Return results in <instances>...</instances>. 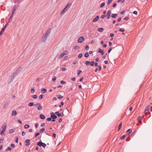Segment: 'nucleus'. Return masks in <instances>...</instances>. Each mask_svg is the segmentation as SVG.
<instances>
[{"label": "nucleus", "instance_id": "nucleus-2", "mask_svg": "<svg viewBox=\"0 0 152 152\" xmlns=\"http://www.w3.org/2000/svg\"><path fill=\"white\" fill-rule=\"evenodd\" d=\"M37 145L39 147L42 146L44 148L46 146V144L42 142L41 140L40 141H39L37 142Z\"/></svg>", "mask_w": 152, "mask_h": 152}, {"label": "nucleus", "instance_id": "nucleus-44", "mask_svg": "<svg viewBox=\"0 0 152 152\" xmlns=\"http://www.w3.org/2000/svg\"><path fill=\"white\" fill-rule=\"evenodd\" d=\"M32 97L33 98L36 99L37 98V96L36 95H34L32 96Z\"/></svg>", "mask_w": 152, "mask_h": 152}, {"label": "nucleus", "instance_id": "nucleus-43", "mask_svg": "<svg viewBox=\"0 0 152 152\" xmlns=\"http://www.w3.org/2000/svg\"><path fill=\"white\" fill-rule=\"evenodd\" d=\"M119 31L124 32L125 31V29L124 28H121L119 29Z\"/></svg>", "mask_w": 152, "mask_h": 152}, {"label": "nucleus", "instance_id": "nucleus-32", "mask_svg": "<svg viewBox=\"0 0 152 152\" xmlns=\"http://www.w3.org/2000/svg\"><path fill=\"white\" fill-rule=\"evenodd\" d=\"M14 132V130L13 129H11L9 130V133H12Z\"/></svg>", "mask_w": 152, "mask_h": 152}, {"label": "nucleus", "instance_id": "nucleus-57", "mask_svg": "<svg viewBox=\"0 0 152 152\" xmlns=\"http://www.w3.org/2000/svg\"><path fill=\"white\" fill-rule=\"evenodd\" d=\"M11 147L12 148H14L15 147V145L14 144H11Z\"/></svg>", "mask_w": 152, "mask_h": 152}, {"label": "nucleus", "instance_id": "nucleus-27", "mask_svg": "<svg viewBox=\"0 0 152 152\" xmlns=\"http://www.w3.org/2000/svg\"><path fill=\"white\" fill-rule=\"evenodd\" d=\"M98 31L100 32H102L103 30V28H99L98 29Z\"/></svg>", "mask_w": 152, "mask_h": 152}, {"label": "nucleus", "instance_id": "nucleus-40", "mask_svg": "<svg viewBox=\"0 0 152 152\" xmlns=\"http://www.w3.org/2000/svg\"><path fill=\"white\" fill-rule=\"evenodd\" d=\"M5 131L3 130L0 133V134L1 135H3L4 133L5 132Z\"/></svg>", "mask_w": 152, "mask_h": 152}, {"label": "nucleus", "instance_id": "nucleus-21", "mask_svg": "<svg viewBox=\"0 0 152 152\" xmlns=\"http://www.w3.org/2000/svg\"><path fill=\"white\" fill-rule=\"evenodd\" d=\"M41 92L43 94L45 93L46 92V90L44 88H42L41 90Z\"/></svg>", "mask_w": 152, "mask_h": 152}, {"label": "nucleus", "instance_id": "nucleus-16", "mask_svg": "<svg viewBox=\"0 0 152 152\" xmlns=\"http://www.w3.org/2000/svg\"><path fill=\"white\" fill-rule=\"evenodd\" d=\"M99 18V16H97L93 20V22H96L98 20Z\"/></svg>", "mask_w": 152, "mask_h": 152}, {"label": "nucleus", "instance_id": "nucleus-48", "mask_svg": "<svg viewBox=\"0 0 152 152\" xmlns=\"http://www.w3.org/2000/svg\"><path fill=\"white\" fill-rule=\"evenodd\" d=\"M82 72V71L81 70H78L77 71V75H79L80 73Z\"/></svg>", "mask_w": 152, "mask_h": 152}, {"label": "nucleus", "instance_id": "nucleus-39", "mask_svg": "<svg viewBox=\"0 0 152 152\" xmlns=\"http://www.w3.org/2000/svg\"><path fill=\"white\" fill-rule=\"evenodd\" d=\"M43 94L40 95L39 96V99H42L43 97Z\"/></svg>", "mask_w": 152, "mask_h": 152}, {"label": "nucleus", "instance_id": "nucleus-22", "mask_svg": "<svg viewBox=\"0 0 152 152\" xmlns=\"http://www.w3.org/2000/svg\"><path fill=\"white\" fill-rule=\"evenodd\" d=\"M55 113L58 116V117H60L61 116V114L59 113L58 111L56 112Z\"/></svg>", "mask_w": 152, "mask_h": 152}, {"label": "nucleus", "instance_id": "nucleus-61", "mask_svg": "<svg viewBox=\"0 0 152 152\" xmlns=\"http://www.w3.org/2000/svg\"><path fill=\"white\" fill-rule=\"evenodd\" d=\"M106 16V15H101V18H105Z\"/></svg>", "mask_w": 152, "mask_h": 152}, {"label": "nucleus", "instance_id": "nucleus-18", "mask_svg": "<svg viewBox=\"0 0 152 152\" xmlns=\"http://www.w3.org/2000/svg\"><path fill=\"white\" fill-rule=\"evenodd\" d=\"M40 118L41 119H45V117L44 115H43L42 114H41L40 115Z\"/></svg>", "mask_w": 152, "mask_h": 152}, {"label": "nucleus", "instance_id": "nucleus-58", "mask_svg": "<svg viewBox=\"0 0 152 152\" xmlns=\"http://www.w3.org/2000/svg\"><path fill=\"white\" fill-rule=\"evenodd\" d=\"M47 121H50L51 120V117H49L47 119Z\"/></svg>", "mask_w": 152, "mask_h": 152}, {"label": "nucleus", "instance_id": "nucleus-42", "mask_svg": "<svg viewBox=\"0 0 152 152\" xmlns=\"http://www.w3.org/2000/svg\"><path fill=\"white\" fill-rule=\"evenodd\" d=\"M129 19V17L128 16L125 17L124 18V20H127Z\"/></svg>", "mask_w": 152, "mask_h": 152}, {"label": "nucleus", "instance_id": "nucleus-13", "mask_svg": "<svg viewBox=\"0 0 152 152\" xmlns=\"http://www.w3.org/2000/svg\"><path fill=\"white\" fill-rule=\"evenodd\" d=\"M118 15L117 14H112L111 15V17L113 18H115L118 16Z\"/></svg>", "mask_w": 152, "mask_h": 152}, {"label": "nucleus", "instance_id": "nucleus-11", "mask_svg": "<svg viewBox=\"0 0 152 152\" xmlns=\"http://www.w3.org/2000/svg\"><path fill=\"white\" fill-rule=\"evenodd\" d=\"M51 28H50L48 29L47 30V31L46 32V34H45V35L46 36H48V35H49V34H50L51 32Z\"/></svg>", "mask_w": 152, "mask_h": 152}, {"label": "nucleus", "instance_id": "nucleus-29", "mask_svg": "<svg viewBox=\"0 0 152 152\" xmlns=\"http://www.w3.org/2000/svg\"><path fill=\"white\" fill-rule=\"evenodd\" d=\"M34 105V104L33 102H30L29 103L28 105V106L29 107H32V106Z\"/></svg>", "mask_w": 152, "mask_h": 152}, {"label": "nucleus", "instance_id": "nucleus-38", "mask_svg": "<svg viewBox=\"0 0 152 152\" xmlns=\"http://www.w3.org/2000/svg\"><path fill=\"white\" fill-rule=\"evenodd\" d=\"M64 56V55H63V54L62 53H61L59 57L60 58H62Z\"/></svg>", "mask_w": 152, "mask_h": 152}, {"label": "nucleus", "instance_id": "nucleus-7", "mask_svg": "<svg viewBox=\"0 0 152 152\" xmlns=\"http://www.w3.org/2000/svg\"><path fill=\"white\" fill-rule=\"evenodd\" d=\"M50 114V117L51 118H52L53 119H56L57 118V116L53 112L51 113Z\"/></svg>", "mask_w": 152, "mask_h": 152}, {"label": "nucleus", "instance_id": "nucleus-14", "mask_svg": "<svg viewBox=\"0 0 152 152\" xmlns=\"http://www.w3.org/2000/svg\"><path fill=\"white\" fill-rule=\"evenodd\" d=\"M30 140L29 139L26 140L25 141V142H26V145L28 146L30 145Z\"/></svg>", "mask_w": 152, "mask_h": 152}, {"label": "nucleus", "instance_id": "nucleus-59", "mask_svg": "<svg viewBox=\"0 0 152 152\" xmlns=\"http://www.w3.org/2000/svg\"><path fill=\"white\" fill-rule=\"evenodd\" d=\"M133 13L134 14L137 15V12L136 11H134L133 12Z\"/></svg>", "mask_w": 152, "mask_h": 152}, {"label": "nucleus", "instance_id": "nucleus-64", "mask_svg": "<svg viewBox=\"0 0 152 152\" xmlns=\"http://www.w3.org/2000/svg\"><path fill=\"white\" fill-rule=\"evenodd\" d=\"M114 36V34L113 33H111L110 34V37H113Z\"/></svg>", "mask_w": 152, "mask_h": 152}, {"label": "nucleus", "instance_id": "nucleus-12", "mask_svg": "<svg viewBox=\"0 0 152 152\" xmlns=\"http://www.w3.org/2000/svg\"><path fill=\"white\" fill-rule=\"evenodd\" d=\"M16 9V7H14L12 9V15H13L14 13H15Z\"/></svg>", "mask_w": 152, "mask_h": 152}, {"label": "nucleus", "instance_id": "nucleus-25", "mask_svg": "<svg viewBox=\"0 0 152 152\" xmlns=\"http://www.w3.org/2000/svg\"><path fill=\"white\" fill-rule=\"evenodd\" d=\"M64 55H67L68 53V52L67 50L63 51L62 53Z\"/></svg>", "mask_w": 152, "mask_h": 152}, {"label": "nucleus", "instance_id": "nucleus-36", "mask_svg": "<svg viewBox=\"0 0 152 152\" xmlns=\"http://www.w3.org/2000/svg\"><path fill=\"white\" fill-rule=\"evenodd\" d=\"M126 136V135H123L121 137H120V139H121V140L124 139L125 138Z\"/></svg>", "mask_w": 152, "mask_h": 152}, {"label": "nucleus", "instance_id": "nucleus-5", "mask_svg": "<svg viewBox=\"0 0 152 152\" xmlns=\"http://www.w3.org/2000/svg\"><path fill=\"white\" fill-rule=\"evenodd\" d=\"M84 41V38L83 37H80L78 39V43H82Z\"/></svg>", "mask_w": 152, "mask_h": 152}, {"label": "nucleus", "instance_id": "nucleus-8", "mask_svg": "<svg viewBox=\"0 0 152 152\" xmlns=\"http://www.w3.org/2000/svg\"><path fill=\"white\" fill-rule=\"evenodd\" d=\"M150 107V106H148L146 108L145 110V113L146 116L147 115V114L150 113L149 112V108Z\"/></svg>", "mask_w": 152, "mask_h": 152}, {"label": "nucleus", "instance_id": "nucleus-52", "mask_svg": "<svg viewBox=\"0 0 152 152\" xmlns=\"http://www.w3.org/2000/svg\"><path fill=\"white\" fill-rule=\"evenodd\" d=\"M121 20V17H119L117 19V21L118 22H120Z\"/></svg>", "mask_w": 152, "mask_h": 152}, {"label": "nucleus", "instance_id": "nucleus-49", "mask_svg": "<svg viewBox=\"0 0 152 152\" xmlns=\"http://www.w3.org/2000/svg\"><path fill=\"white\" fill-rule=\"evenodd\" d=\"M40 134V133L39 132H37L35 134V137H37Z\"/></svg>", "mask_w": 152, "mask_h": 152}, {"label": "nucleus", "instance_id": "nucleus-35", "mask_svg": "<svg viewBox=\"0 0 152 152\" xmlns=\"http://www.w3.org/2000/svg\"><path fill=\"white\" fill-rule=\"evenodd\" d=\"M29 127V126L28 124H26L24 126L25 129H27Z\"/></svg>", "mask_w": 152, "mask_h": 152}, {"label": "nucleus", "instance_id": "nucleus-51", "mask_svg": "<svg viewBox=\"0 0 152 152\" xmlns=\"http://www.w3.org/2000/svg\"><path fill=\"white\" fill-rule=\"evenodd\" d=\"M112 0H108L107 3V4H109L112 2Z\"/></svg>", "mask_w": 152, "mask_h": 152}, {"label": "nucleus", "instance_id": "nucleus-37", "mask_svg": "<svg viewBox=\"0 0 152 152\" xmlns=\"http://www.w3.org/2000/svg\"><path fill=\"white\" fill-rule=\"evenodd\" d=\"M105 3L104 2H103L102 3L101 5H100V7H103L104 5H105Z\"/></svg>", "mask_w": 152, "mask_h": 152}, {"label": "nucleus", "instance_id": "nucleus-63", "mask_svg": "<svg viewBox=\"0 0 152 152\" xmlns=\"http://www.w3.org/2000/svg\"><path fill=\"white\" fill-rule=\"evenodd\" d=\"M45 125V123H43L40 126L41 127H43Z\"/></svg>", "mask_w": 152, "mask_h": 152}, {"label": "nucleus", "instance_id": "nucleus-53", "mask_svg": "<svg viewBox=\"0 0 152 152\" xmlns=\"http://www.w3.org/2000/svg\"><path fill=\"white\" fill-rule=\"evenodd\" d=\"M79 47L78 46H76L75 47H74V49H79Z\"/></svg>", "mask_w": 152, "mask_h": 152}, {"label": "nucleus", "instance_id": "nucleus-4", "mask_svg": "<svg viewBox=\"0 0 152 152\" xmlns=\"http://www.w3.org/2000/svg\"><path fill=\"white\" fill-rule=\"evenodd\" d=\"M85 64L86 66H88L90 64L91 66H93L94 65V61H91V62H90L88 61H86L85 62Z\"/></svg>", "mask_w": 152, "mask_h": 152}, {"label": "nucleus", "instance_id": "nucleus-55", "mask_svg": "<svg viewBox=\"0 0 152 152\" xmlns=\"http://www.w3.org/2000/svg\"><path fill=\"white\" fill-rule=\"evenodd\" d=\"M98 70L99 71H100L101 69V67L100 65H99L98 66Z\"/></svg>", "mask_w": 152, "mask_h": 152}, {"label": "nucleus", "instance_id": "nucleus-47", "mask_svg": "<svg viewBox=\"0 0 152 152\" xmlns=\"http://www.w3.org/2000/svg\"><path fill=\"white\" fill-rule=\"evenodd\" d=\"M83 56V54L82 53L80 54L78 56V57L79 58H81Z\"/></svg>", "mask_w": 152, "mask_h": 152}, {"label": "nucleus", "instance_id": "nucleus-54", "mask_svg": "<svg viewBox=\"0 0 152 152\" xmlns=\"http://www.w3.org/2000/svg\"><path fill=\"white\" fill-rule=\"evenodd\" d=\"M125 12V10L123 11L120 12V14L121 15H123L124 13Z\"/></svg>", "mask_w": 152, "mask_h": 152}, {"label": "nucleus", "instance_id": "nucleus-15", "mask_svg": "<svg viewBox=\"0 0 152 152\" xmlns=\"http://www.w3.org/2000/svg\"><path fill=\"white\" fill-rule=\"evenodd\" d=\"M6 123H4L2 127V128L3 129V130L5 131L6 129Z\"/></svg>", "mask_w": 152, "mask_h": 152}, {"label": "nucleus", "instance_id": "nucleus-60", "mask_svg": "<svg viewBox=\"0 0 152 152\" xmlns=\"http://www.w3.org/2000/svg\"><path fill=\"white\" fill-rule=\"evenodd\" d=\"M25 134H26V133L24 132L23 131L22 132V135L23 136H25Z\"/></svg>", "mask_w": 152, "mask_h": 152}, {"label": "nucleus", "instance_id": "nucleus-19", "mask_svg": "<svg viewBox=\"0 0 152 152\" xmlns=\"http://www.w3.org/2000/svg\"><path fill=\"white\" fill-rule=\"evenodd\" d=\"M143 118V117L139 116L137 118V120L139 123H141V120Z\"/></svg>", "mask_w": 152, "mask_h": 152}, {"label": "nucleus", "instance_id": "nucleus-31", "mask_svg": "<svg viewBox=\"0 0 152 152\" xmlns=\"http://www.w3.org/2000/svg\"><path fill=\"white\" fill-rule=\"evenodd\" d=\"M88 56H89V54H88V52H86L85 54V57L86 58H87L88 57Z\"/></svg>", "mask_w": 152, "mask_h": 152}, {"label": "nucleus", "instance_id": "nucleus-33", "mask_svg": "<svg viewBox=\"0 0 152 152\" xmlns=\"http://www.w3.org/2000/svg\"><path fill=\"white\" fill-rule=\"evenodd\" d=\"M11 150H12V148H10V147H8L7 148H6V149L5 150L6 151H8Z\"/></svg>", "mask_w": 152, "mask_h": 152}, {"label": "nucleus", "instance_id": "nucleus-30", "mask_svg": "<svg viewBox=\"0 0 152 152\" xmlns=\"http://www.w3.org/2000/svg\"><path fill=\"white\" fill-rule=\"evenodd\" d=\"M45 128H42L40 130V131H39L40 132V133H42V132H44L45 131Z\"/></svg>", "mask_w": 152, "mask_h": 152}, {"label": "nucleus", "instance_id": "nucleus-41", "mask_svg": "<svg viewBox=\"0 0 152 152\" xmlns=\"http://www.w3.org/2000/svg\"><path fill=\"white\" fill-rule=\"evenodd\" d=\"M60 83L61 84L63 85L66 83V82L63 80H61L60 81Z\"/></svg>", "mask_w": 152, "mask_h": 152}, {"label": "nucleus", "instance_id": "nucleus-10", "mask_svg": "<svg viewBox=\"0 0 152 152\" xmlns=\"http://www.w3.org/2000/svg\"><path fill=\"white\" fill-rule=\"evenodd\" d=\"M36 105H37L38 107L37 109L39 110H42V107L41 106V104L39 103H38L37 104H36Z\"/></svg>", "mask_w": 152, "mask_h": 152}, {"label": "nucleus", "instance_id": "nucleus-6", "mask_svg": "<svg viewBox=\"0 0 152 152\" xmlns=\"http://www.w3.org/2000/svg\"><path fill=\"white\" fill-rule=\"evenodd\" d=\"M111 13V11L110 10H109L108 11L106 15L107 16V19H109L110 18Z\"/></svg>", "mask_w": 152, "mask_h": 152}, {"label": "nucleus", "instance_id": "nucleus-23", "mask_svg": "<svg viewBox=\"0 0 152 152\" xmlns=\"http://www.w3.org/2000/svg\"><path fill=\"white\" fill-rule=\"evenodd\" d=\"M122 126V123H121L118 126V131H119L121 129V127Z\"/></svg>", "mask_w": 152, "mask_h": 152}, {"label": "nucleus", "instance_id": "nucleus-28", "mask_svg": "<svg viewBox=\"0 0 152 152\" xmlns=\"http://www.w3.org/2000/svg\"><path fill=\"white\" fill-rule=\"evenodd\" d=\"M57 97L59 99H61L63 98V96H62L61 94H59L57 95Z\"/></svg>", "mask_w": 152, "mask_h": 152}, {"label": "nucleus", "instance_id": "nucleus-26", "mask_svg": "<svg viewBox=\"0 0 152 152\" xmlns=\"http://www.w3.org/2000/svg\"><path fill=\"white\" fill-rule=\"evenodd\" d=\"M8 103L7 102L5 103L3 106V108L4 109L6 108L8 106Z\"/></svg>", "mask_w": 152, "mask_h": 152}, {"label": "nucleus", "instance_id": "nucleus-17", "mask_svg": "<svg viewBox=\"0 0 152 152\" xmlns=\"http://www.w3.org/2000/svg\"><path fill=\"white\" fill-rule=\"evenodd\" d=\"M17 112L16 110H13L12 111V116L15 115H17Z\"/></svg>", "mask_w": 152, "mask_h": 152}, {"label": "nucleus", "instance_id": "nucleus-50", "mask_svg": "<svg viewBox=\"0 0 152 152\" xmlns=\"http://www.w3.org/2000/svg\"><path fill=\"white\" fill-rule=\"evenodd\" d=\"M102 50L100 48H99L98 50V52L99 53H101Z\"/></svg>", "mask_w": 152, "mask_h": 152}, {"label": "nucleus", "instance_id": "nucleus-1", "mask_svg": "<svg viewBox=\"0 0 152 152\" xmlns=\"http://www.w3.org/2000/svg\"><path fill=\"white\" fill-rule=\"evenodd\" d=\"M71 5L72 4L71 3H68L67 4L66 6L62 10L61 12L60 15H62L70 7Z\"/></svg>", "mask_w": 152, "mask_h": 152}, {"label": "nucleus", "instance_id": "nucleus-9", "mask_svg": "<svg viewBox=\"0 0 152 152\" xmlns=\"http://www.w3.org/2000/svg\"><path fill=\"white\" fill-rule=\"evenodd\" d=\"M48 36H46L45 35H44L42 37V42H45Z\"/></svg>", "mask_w": 152, "mask_h": 152}, {"label": "nucleus", "instance_id": "nucleus-56", "mask_svg": "<svg viewBox=\"0 0 152 152\" xmlns=\"http://www.w3.org/2000/svg\"><path fill=\"white\" fill-rule=\"evenodd\" d=\"M56 77H54L52 79V80L53 81H55L56 80Z\"/></svg>", "mask_w": 152, "mask_h": 152}, {"label": "nucleus", "instance_id": "nucleus-3", "mask_svg": "<svg viewBox=\"0 0 152 152\" xmlns=\"http://www.w3.org/2000/svg\"><path fill=\"white\" fill-rule=\"evenodd\" d=\"M19 68H20V70L19 71H18L17 70H16V71H15L14 72H13V73L12 74V78L13 79L15 78V77L16 76V75L18 74L20 71V70L21 68L20 67Z\"/></svg>", "mask_w": 152, "mask_h": 152}, {"label": "nucleus", "instance_id": "nucleus-62", "mask_svg": "<svg viewBox=\"0 0 152 152\" xmlns=\"http://www.w3.org/2000/svg\"><path fill=\"white\" fill-rule=\"evenodd\" d=\"M116 3H114L113 5V7L114 8L116 7Z\"/></svg>", "mask_w": 152, "mask_h": 152}, {"label": "nucleus", "instance_id": "nucleus-24", "mask_svg": "<svg viewBox=\"0 0 152 152\" xmlns=\"http://www.w3.org/2000/svg\"><path fill=\"white\" fill-rule=\"evenodd\" d=\"M13 17V15H11V16L10 17V19H9V21L8 23L12 21Z\"/></svg>", "mask_w": 152, "mask_h": 152}, {"label": "nucleus", "instance_id": "nucleus-46", "mask_svg": "<svg viewBox=\"0 0 152 152\" xmlns=\"http://www.w3.org/2000/svg\"><path fill=\"white\" fill-rule=\"evenodd\" d=\"M35 90L34 89V88H32L31 90V93H33L34 92Z\"/></svg>", "mask_w": 152, "mask_h": 152}, {"label": "nucleus", "instance_id": "nucleus-20", "mask_svg": "<svg viewBox=\"0 0 152 152\" xmlns=\"http://www.w3.org/2000/svg\"><path fill=\"white\" fill-rule=\"evenodd\" d=\"M132 129H129L126 131V132L128 134H129L132 132Z\"/></svg>", "mask_w": 152, "mask_h": 152}, {"label": "nucleus", "instance_id": "nucleus-45", "mask_svg": "<svg viewBox=\"0 0 152 152\" xmlns=\"http://www.w3.org/2000/svg\"><path fill=\"white\" fill-rule=\"evenodd\" d=\"M89 49V47L88 45H86L85 46V50H88Z\"/></svg>", "mask_w": 152, "mask_h": 152}, {"label": "nucleus", "instance_id": "nucleus-34", "mask_svg": "<svg viewBox=\"0 0 152 152\" xmlns=\"http://www.w3.org/2000/svg\"><path fill=\"white\" fill-rule=\"evenodd\" d=\"M15 138H16V140H15V142L16 143H18V137L17 136H16L15 137Z\"/></svg>", "mask_w": 152, "mask_h": 152}]
</instances>
